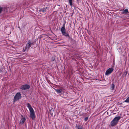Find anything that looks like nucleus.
Returning <instances> with one entry per match:
<instances>
[{"label": "nucleus", "instance_id": "obj_4", "mask_svg": "<svg viewBox=\"0 0 129 129\" xmlns=\"http://www.w3.org/2000/svg\"><path fill=\"white\" fill-rule=\"evenodd\" d=\"M61 31L63 36H64L66 37H68L69 38H70V37L69 34L67 32H66V30L64 24L63 25V26L61 28Z\"/></svg>", "mask_w": 129, "mask_h": 129}, {"label": "nucleus", "instance_id": "obj_16", "mask_svg": "<svg viewBox=\"0 0 129 129\" xmlns=\"http://www.w3.org/2000/svg\"><path fill=\"white\" fill-rule=\"evenodd\" d=\"M115 86L114 84H112L111 85V89L113 90Z\"/></svg>", "mask_w": 129, "mask_h": 129}, {"label": "nucleus", "instance_id": "obj_15", "mask_svg": "<svg viewBox=\"0 0 129 129\" xmlns=\"http://www.w3.org/2000/svg\"><path fill=\"white\" fill-rule=\"evenodd\" d=\"M125 102L127 103H129V96L126 99V100L123 102Z\"/></svg>", "mask_w": 129, "mask_h": 129}, {"label": "nucleus", "instance_id": "obj_9", "mask_svg": "<svg viewBox=\"0 0 129 129\" xmlns=\"http://www.w3.org/2000/svg\"><path fill=\"white\" fill-rule=\"evenodd\" d=\"M21 119L20 120L19 122V123L22 124L26 121V119L24 117L23 115H21Z\"/></svg>", "mask_w": 129, "mask_h": 129}, {"label": "nucleus", "instance_id": "obj_19", "mask_svg": "<svg viewBox=\"0 0 129 129\" xmlns=\"http://www.w3.org/2000/svg\"><path fill=\"white\" fill-rule=\"evenodd\" d=\"M88 117H86L84 119V120L86 121H87L88 119Z\"/></svg>", "mask_w": 129, "mask_h": 129}, {"label": "nucleus", "instance_id": "obj_6", "mask_svg": "<svg viewBox=\"0 0 129 129\" xmlns=\"http://www.w3.org/2000/svg\"><path fill=\"white\" fill-rule=\"evenodd\" d=\"M48 10V8L46 7L42 8H39L38 9L37 11L40 14H45Z\"/></svg>", "mask_w": 129, "mask_h": 129}, {"label": "nucleus", "instance_id": "obj_12", "mask_svg": "<svg viewBox=\"0 0 129 129\" xmlns=\"http://www.w3.org/2000/svg\"><path fill=\"white\" fill-rule=\"evenodd\" d=\"M128 17L127 16H126L125 15H120V17L123 20H125L127 18V17Z\"/></svg>", "mask_w": 129, "mask_h": 129}, {"label": "nucleus", "instance_id": "obj_2", "mask_svg": "<svg viewBox=\"0 0 129 129\" xmlns=\"http://www.w3.org/2000/svg\"><path fill=\"white\" fill-rule=\"evenodd\" d=\"M35 43L31 42L30 40H29L27 41V43L26 44L25 48H24L23 50L24 52H27L29 50L30 47L33 48L32 47L33 45H34Z\"/></svg>", "mask_w": 129, "mask_h": 129}, {"label": "nucleus", "instance_id": "obj_3", "mask_svg": "<svg viewBox=\"0 0 129 129\" xmlns=\"http://www.w3.org/2000/svg\"><path fill=\"white\" fill-rule=\"evenodd\" d=\"M121 118L120 116L115 117L110 122V125L111 126H113L116 125L120 119Z\"/></svg>", "mask_w": 129, "mask_h": 129}, {"label": "nucleus", "instance_id": "obj_1", "mask_svg": "<svg viewBox=\"0 0 129 129\" xmlns=\"http://www.w3.org/2000/svg\"><path fill=\"white\" fill-rule=\"evenodd\" d=\"M27 107L29 109L30 112V117L33 120H34L36 117L35 111L29 103L27 104Z\"/></svg>", "mask_w": 129, "mask_h": 129}, {"label": "nucleus", "instance_id": "obj_7", "mask_svg": "<svg viewBox=\"0 0 129 129\" xmlns=\"http://www.w3.org/2000/svg\"><path fill=\"white\" fill-rule=\"evenodd\" d=\"M30 86L28 84H25L22 85L20 88V89L22 90H27L29 89Z\"/></svg>", "mask_w": 129, "mask_h": 129}, {"label": "nucleus", "instance_id": "obj_5", "mask_svg": "<svg viewBox=\"0 0 129 129\" xmlns=\"http://www.w3.org/2000/svg\"><path fill=\"white\" fill-rule=\"evenodd\" d=\"M21 98V95L20 92H17L15 95L14 99L13 102L15 103L17 101H19Z\"/></svg>", "mask_w": 129, "mask_h": 129}, {"label": "nucleus", "instance_id": "obj_10", "mask_svg": "<svg viewBox=\"0 0 129 129\" xmlns=\"http://www.w3.org/2000/svg\"><path fill=\"white\" fill-rule=\"evenodd\" d=\"M7 7H2L0 6V14L2 13V11H5L7 12Z\"/></svg>", "mask_w": 129, "mask_h": 129}, {"label": "nucleus", "instance_id": "obj_20", "mask_svg": "<svg viewBox=\"0 0 129 129\" xmlns=\"http://www.w3.org/2000/svg\"><path fill=\"white\" fill-rule=\"evenodd\" d=\"M127 17H129V14H128V15L127 16Z\"/></svg>", "mask_w": 129, "mask_h": 129}, {"label": "nucleus", "instance_id": "obj_14", "mask_svg": "<svg viewBox=\"0 0 129 129\" xmlns=\"http://www.w3.org/2000/svg\"><path fill=\"white\" fill-rule=\"evenodd\" d=\"M54 90L58 94L61 93L62 91L61 89H54Z\"/></svg>", "mask_w": 129, "mask_h": 129}, {"label": "nucleus", "instance_id": "obj_8", "mask_svg": "<svg viewBox=\"0 0 129 129\" xmlns=\"http://www.w3.org/2000/svg\"><path fill=\"white\" fill-rule=\"evenodd\" d=\"M114 69L112 67L109 68L106 71L105 73V75L108 76L113 71Z\"/></svg>", "mask_w": 129, "mask_h": 129}, {"label": "nucleus", "instance_id": "obj_11", "mask_svg": "<svg viewBox=\"0 0 129 129\" xmlns=\"http://www.w3.org/2000/svg\"><path fill=\"white\" fill-rule=\"evenodd\" d=\"M129 13L128 10L127 9H126L125 10H123L122 13L123 14H127Z\"/></svg>", "mask_w": 129, "mask_h": 129}, {"label": "nucleus", "instance_id": "obj_13", "mask_svg": "<svg viewBox=\"0 0 129 129\" xmlns=\"http://www.w3.org/2000/svg\"><path fill=\"white\" fill-rule=\"evenodd\" d=\"M76 127L78 129H84L83 126H80L79 125L76 124Z\"/></svg>", "mask_w": 129, "mask_h": 129}, {"label": "nucleus", "instance_id": "obj_17", "mask_svg": "<svg viewBox=\"0 0 129 129\" xmlns=\"http://www.w3.org/2000/svg\"><path fill=\"white\" fill-rule=\"evenodd\" d=\"M55 59V58L54 56L52 57L51 59V61H54Z\"/></svg>", "mask_w": 129, "mask_h": 129}, {"label": "nucleus", "instance_id": "obj_18", "mask_svg": "<svg viewBox=\"0 0 129 129\" xmlns=\"http://www.w3.org/2000/svg\"><path fill=\"white\" fill-rule=\"evenodd\" d=\"M70 5L72 6V0H69Z\"/></svg>", "mask_w": 129, "mask_h": 129}]
</instances>
